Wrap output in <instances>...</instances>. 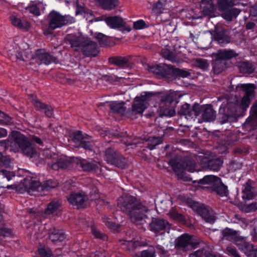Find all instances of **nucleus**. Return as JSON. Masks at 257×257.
<instances>
[{
  "label": "nucleus",
  "instance_id": "f257e3e1",
  "mask_svg": "<svg viewBox=\"0 0 257 257\" xmlns=\"http://www.w3.org/2000/svg\"><path fill=\"white\" fill-rule=\"evenodd\" d=\"M118 206L125 212L131 221L137 224H143L149 211L148 204L133 196H122L118 200Z\"/></svg>",
  "mask_w": 257,
  "mask_h": 257
},
{
  "label": "nucleus",
  "instance_id": "f03ea898",
  "mask_svg": "<svg viewBox=\"0 0 257 257\" xmlns=\"http://www.w3.org/2000/svg\"><path fill=\"white\" fill-rule=\"evenodd\" d=\"M9 143V148L15 153L21 151L26 156L32 157L36 152L28 138L19 132H12Z\"/></svg>",
  "mask_w": 257,
  "mask_h": 257
},
{
  "label": "nucleus",
  "instance_id": "7ed1b4c3",
  "mask_svg": "<svg viewBox=\"0 0 257 257\" xmlns=\"http://www.w3.org/2000/svg\"><path fill=\"white\" fill-rule=\"evenodd\" d=\"M199 163L203 166L207 162V158L204 155H200L195 157V160L187 157L183 159L178 158L172 159L170 160L169 164L176 173L179 174L184 170L190 172H194L198 170L196 169V163Z\"/></svg>",
  "mask_w": 257,
  "mask_h": 257
},
{
  "label": "nucleus",
  "instance_id": "20e7f679",
  "mask_svg": "<svg viewBox=\"0 0 257 257\" xmlns=\"http://www.w3.org/2000/svg\"><path fill=\"white\" fill-rule=\"evenodd\" d=\"M157 92H144L140 97H136L132 104L131 109L125 113L126 115L132 119L136 118L138 115H142L147 107V104L150 99L157 96Z\"/></svg>",
  "mask_w": 257,
  "mask_h": 257
},
{
  "label": "nucleus",
  "instance_id": "39448f33",
  "mask_svg": "<svg viewBox=\"0 0 257 257\" xmlns=\"http://www.w3.org/2000/svg\"><path fill=\"white\" fill-rule=\"evenodd\" d=\"M160 98L159 108L161 114L166 116H173L176 113L175 109L170 107L171 104L178 97V93L170 91L166 93H157Z\"/></svg>",
  "mask_w": 257,
  "mask_h": 257
},
{
  "label": "nucleus",
  "instance_id": "423d86ee",
  "mask_svg": "<svg viewBox=\"0 0 257 257\" xmlns=\"http://www.w3.org/2000/svg\"><path fill=\"white\" fill-rule=\"evenodd\" d=\"M6 49L9 58L13 61H27L33 57L28 47L23 49L15 43L8 44Z\"/></svg>",
  "mask_w": 257,
  "mask_h": 257
},
{
  "label": "nucleus",
  "instance_id": "0eeeda50",
  "mask_svg": "<svg viewBox=\"0 0 257 257\" xmlns=\"http://www.w3.org/2000/svg\"><path fill=\"white\" fill-rule=\"evenodd\" d=\"M74 22L75 19L72 17L63 16L57 12H52L49 16V30H53Z\"/></svg>",
  "mask_w": 257,
  "mask_h": 257
},
{
  "label": "nucleus",
  "instance_id": "6e6552de",
  "mask_svg": "<svg viewBox=\"0 0 257 257\" xmlns=\"http://www.w3.org/2000/svg\"><path fill=\"white\" fill-rule=\"evenodd\" d=\"M105 159L107 162L121 168L126 166L125 159L113 148H108L105 151Z\"/></svg>",
  "mask_w": 257,
  "mask_h": 257
},
{
  "label": "nucleus",
  "instance_id": "1a4fd4ad",
  "mask_svg": "<svg viewBox=\"0 0 257 257\" xmlns=\"http://www.w3.org/2000/svg\"><path fill=\"white\" fill-rule=\"evenodd\" d=\"M237 90H242L245 92L244 96L241 100V106L243 109L247 108L250 103L251 99L253 97L255 86L253 84H238L236 87Z\"/></svg>",
  "mask_w": 257,
  "mask_h": 257
},
{
  "label": "nucleus",
  "instance_id": "9d476101",
  "mask_svg": "<svg viewBox=\"0 0 257 257\" xmlns=\"http://www.w3.org/2000/svg\"><path fill=\"white\" fill-rule=\"evenodd\" d=\"M87 38L82 33L77 32L67 35L65 39L74 51L80 52Z\"/></svg>",
  "mask_w": 257,
  "mask_h": 257
},
{
  "label": "nucleus",
  "instance_id": "9b49d317",
  "mask_svg": "<svg viewBox=\"0 0 257 257\" xmlns=\"http://www.w3.org/2000/svg\"><path fill=\"white\" fill-rule=\"evenodd\" d=\"M214 55L215 60L214 69L215 70L218 69L219 71H221L225 67V62L222 61L230 59L235 56L233 51L230 50H219Z\"/></svg>",
  "mask_w": 257,
  "mask_h": 257
},
{
  "label": "nucleus",
  "instance_id": "f8f14e48",
  "mask_svg": "<svg viewBox=\"0 0 257 257\" xmlns=\"http://www.w3.org/2000/svg\"><path fill=\"white\" fill-rule=\"evenodd\" d=\"M211 35L213 39L221 46H224L230 42V37L227 31L222 27H215Z\"/></svg>",
  "mask_w": 257,
  "mask_h": 257
},
{
  "label": "nucleus",
  "instance_id": "ddd939ff",
  "mask_svg": "<svg viewBox=\"0 0 257 257\" xmlns=\"http://www.w3.org/2000/svg\"><path fill=\"white\" fill-rule=\"evenodd\" d=\"M69 203L77 208H84L87 205V197L82 193H73L67 197Z\"/></svg>",
  "mask_w": 257,
  "mask_h": 257
},
{
  "label": "nucleus",
  "instance_id": "4468645a",
  "mask_svg": "<svg viewBox=\"0 0 257 257\" xmlns=\"http://www.w3.org/2000/svg\"><path fill=\"white\" fill-rule=\"evenodd\" d=\"M200 105L198 104H195L191 107L189 104L185 103L182 105L178 113L181 115H184L189 119L196 117L199 115Z\"/></svg>",
  "mask_w": 257,
  "mask_h": 257
},
{
  "label": "nucleus",
  "instance_id": "2eb2a0df",
  "mask_svg": "<svg viewBox=\"0 0 257 257\" xmlns=\"http://www.w3.org/2000/svg\"><path fill=\"white\" fill-rule=\"evenodd\" d=\"M80 52H82L87 57H95L99 53L96 43L89 38L86 40Z\"/></svg>",
  "mask_w": 257,
  "mask_h": 257
},
{
  "label": "nucleus",
  "instance_id": "dca6fc26",
  "mask_svg": "<svg viewBox=\"0 0 257 257\" xmlns=\"http://www.w3.org/2000/svg\"><path fill=\"white\" fill-rule=\"evenodd\" d=\"M77 168L85 172H95L99 168V164L95 162H88L86 160L76 158L73 160Z\"/></svg>",
  "mask_w": 257,
  "mask_h": 257
},
{
  "label": "nucleus",
  "instance_id": "f3484780",
  "mask_svg": "<svg viewBox=\"0 0 257 257\" xmlns=\"http://www.w3.org/2000/svg\"><path fill=\"white\" fill-rule=\"evenodd\" d=\"M198 245L197 242H194L191 236L184 234L178 238L176 246L183 250H187L195 248Z\"/></svg>",
  "mask_w": 257,
  "mask_h": 257
},
{
  "label": "nucleus",
  "instance_id": "a211bd4d",
  "mask_svg": "<svg viewBox=\"0 0 257 257\" xmlns=\"http://www.w3.org/2000/svg\"><path fill=\"white\" fill-rule=\"evenodd\" d=\"M32 59L38 65L41 64L48 65L55 60L54 58L44 49L37 50L35 55L32 57Z\"/></svg>",
  "mask_w": 257,
  "mask_h": 257
},
{
  "label": "nucleus",
  "instance_id": "6ab92c4d",
  "mask_svg": "<svg viewBox=\"0 0 257 257\" xmlns=\"http://www.w3.org/2000/svg\"><path fill=\"white\" fill-rule=\"evenodd\" d=\"M197 212L206 222L213 223L216 220L214 212L208 206L200 205L197 209Z\"/></svg>",
  "mask_w": 257,
  "mask_h": 257
},
{
  "label": "nucleus",
  "instance_id": "aec40b11",
  "mask_svg": "<svg viewBox=\"0 0 257 257\" xmlns=\"http://www.w3.org/2000/svg\"><path fill=\"white\" fill-rule=\"evenodd\" d=\"M201 113L202 120L199 122L201 123L203 121L210 122L213 121L216 117L215 111L209 105L200 106L199 115Z\"/></svg>",
  "mask_w": 257,
  "mask_h": 257
},
{
  "label": "nucleus",
  "instance_id": "412c9836",
  "mask_svg": "<svg viewBox=\"0 0 257 257\" xmlns=\"http://www.w3.org/2000/svg\"><path fill=\"white\" fill-rule=\"evenodd\" d=\"M170 226L167 220L160 218H153L150 224L151 229L156 232L169 229Z\"/></svg>",
  "mask_w": 257,
  "mask_h": 257
},
{
  "label": "nucleus",
  "instance_id": "4be33fe9",
  "mask_svg": "<svg viewBox=\"0 0 257 257\" xmlns=\"http://www.w3.org/2000/svg\"><path fill=\"white\" fill-rule=\"evenodd\" d=\"M104 21L107 25L112 29L123 27L125 25V22L118 16L107 17Z\"/></svg>",
  "mask_w": 257,
  "mask_h": 257
},
{
  "label": "nucleus",
  "instance_id": "5701e85b",
  "mask_svg": "<svg viewBox=\"0 0 257 257\" xmlns=\"http://www.w3.org/2000/svg\"><path fill=\"white\" fill-rule=\"evenodd\" d=\"M242 199L245 200H249L253 199L256 194L254 188L252 187L250 181H247L244 185V188L242 190Z\"/></svg>",
  "mask_w": 257,
  "mask_h": 257
},
{
  "label": "nucleus",
  "instance_id": "b1692460",
  "mask_svg": "<svg viewBox=\"0 0 257 257\" xmlns=\"http://www.w3.org/2000/svg\"><path fill=\"white\" fill-rule=\"evenodd\" d=\"M220 178L214 175H207L203 179H200L199 184L200 185H207L206 188H213L219 184H220Z\"/></svg>",
  "mask_w": 257,
  "mask_h": 257
},
{
  "label": "nucleus",
  "instance_id": "393cba45",
  "mask_svg": "<svg viewBox=\"0 0 257 257\" xmlns=\"http://www.w3.org/2000/svg\"><path fill=\"white\" fill-rule=\"evenodd\" d=\"M10 20L12 24L19 29L28 31L31 27L28 21L18 18L16 16H11Z\"/></svg>",
  "mask_w": 257,
  "mask_h": 257
},
{
  "label": "nucleus",
  "instance_id": "a878e982",
  "mask_svg": "<svg viewBox=\"0 0 257 257\" xmlns=\"http://www.w3.org/2000/svg\"><path fill=\"white\" fill-rule=\"evenodd\" d=\"M225 102L227 104V106L225 105L222 104L219 109V113L225 114L227 116H233L236 114V105L233 103H227V101L225 99Z\"/></svg>",
  "mask_w": 257,
  "mask_h": 257
},
{
  "label": "nucleus",
  "instance_id": "bb28decb",
  "mask_svg": "<svg viewBox=\"0 0 257 257\" xmlns=\"http://www.w3.org/2000/svg\"><path fill=\"white\" fill-rule=\"evenodd\" d=\"M130 58V57L115 56L109 58L108 61L110 64L120 67H124L128 65Z\"/></svg>",
  "mask_w": 257,
  "mask_h": 257
},
{
  "label": "nucleus",
  "instance_id": "cd10ccee",
  "mask_svg": "<svg viewBox=\"0 0 257 257\" xmlns=\"http://www.w3.org/2000/svg\"><path fill=\"white\" fill-rule=\"evenodd\" d=\"M33 103L36 109L45 113L47 116H52L53 109L51 106L42 103L37 99H33Z\"/></svg>",
  "mask_w": 257,
  "mask_h": 257
},
{
  "label": "nucleus",
  "instance_id": "c85d7f7f",
  "mask_svg": "<svg viewBox=\"0 0 257 257\" xmlns=\"http://www.w3.org/2000/svg\"><path fill=\"white\" fill-rule=\"evenodd\" d=\"M49 238L53 242L56 243L63 241L65 238V236L62 231L53 228L49 233Z\"/></svg>",
  "mask_w": 257,
  "mask_h": 257
},
{
  "label": "nucleus",
  "instance_id": "c756f323",
  "mask_svg": "<svg viewBox=\"0 0 257 257\" xmlns=\"http://www.w3.org/2000/svg\"><path fill=\"white\" fill-rule=\"evenodd\" d=\"M33 182H40L39 181L37 180L36 179H33L31 178H26L24 179L23 181V186L24 188H26V191L29 193H30L31 191H38V189L37 188V184L33 183Z\"/></svg>",
  "mask_w": 257,
  "mask_h": 257
},
{
  "label": "nucleus",
  "instance_id": "7c9ffc66",
  "mask_svg": "<svg viewBox=\"0 0 257 257\" xmlns=\"http://www.w3.org/2000/svg\"><path fill=\"white\" fill-rule=\"evenodd\" d=\"M108 135L109 137H117L118 138H121V141L125 145L131 146L133 145H136L137 142L135 140H132V138L129 137L125 133H121L118 134L115 133L108 132Z\"/></svg>",
  "mask_w": 257,
  "mask_h": 257
},
{
  "label": "nucleus",
  "instance_id": "2f4dec72",
  "mask_svg": "<svg viewBox=\"0 0 257 257\" xmlns=\"http://www.w3.org/2000/svg\"><path fill=\"white\" fill-rule=\"evenodd\" d=\"M36 183L37 188L38 189V191H42L44 190H48L51 188H53L57 186V183L53 181L52 180H49L44 182L43 184L40 182H33V183Z\"/></svg>",
  "mask_w": 257,
  "mask_h": 257
},
{
  "label": "nucleus",
  "instance_id": "473e14b6",
  "mask_svg": "<svg viewBox=\"0 0 257 257\" xmlns=\"http://www.w3.org/2000/svg\"><path fill=\"white\" fill-rule=\"evenodd\" d=\"M222 163L220 159H212L207 162L205 167L210 170L218 171L220 169Z\"/></svg>",
  "mask_w": 257,
  "mask_h": 257
},
{
  "label": "nucleus",
  "instance_id": "72a5a7b5",
  "mask_svg": "<svg viewBox=\"0 0 257 257\" xmlns=\"http://www.w3.org/2000/svg\"><path fill=\"white\" fill-rule=\"evenodd\" d=\"M168 2L166 0H159L153 7L152 11L155 14H160L167 9Z\"/></svg>",
  "mask_w": 257,
  "mask_h": 257
},
{
  "label": "nucleus",
  "instance_id": "f704fd0d",
  "mask_svg": "<svg viewBox=\"0 0 257 257\" xmlns=\"http://www.w3.org/2000/svg\"><path fill=\"white\" fill-rule=\"evenodd\" d=\"M202 12L205 15H209L214 10L212 0H201Z\"/></svg>",
  "mask_w": 257,
  "mask_h": 257
},
{
  "label": "nucleus",
  "instance_id": "c9c22d12",
  "mask_svg": "<svg viewBox=\"0 0 257 257\" xmlns=\"http://www.w3.org/2000/svg\"><path fill=\"white\" fill-rule=\"evenodd\" d=\"M124 105V102H118L113 101L110 103L109 107L113 111L122 115L125 113V107Z\"/></svg>",
  "mask_w": 257,
  "mask_h": 257
},
{
  "label": "nucleus",
  "instance_id": "e433bc0d",
  "mask_svg": "<svg viewBox=\"0 0 257 257\" xmlns=\"http://www.w3.org/2000/svg\"><path fill=\"white\" fill-rule=\"evenodd\" d=\"M238 67L240 72L246 73H251L254 70L253 65L248 62H240Z\"/></svg>",
  "mask_w": 257,
  "mask_h": 257
},
{
  "label": "nucleus",
  "instance_id": "4c0bfd02",
  "mask_svg": "<svg viewBox=\"0 0 257 257\" xmlns=\"http://www.w3.org/2000/svg\"><path fill=\"white\" fill-rule=\"evenodd\" d=\"M172 68L173 66L171 65H168L163 64L160 65V69L158 75H160L163 77H169V74L172 72Z\"/></svg>",
  "mask_w": 257,
  "mask_h": 257
},
{
  "label": "nucleus",
  "instance_id": "58836bf2",
  "mask_svg": "<svg viewBox=\"0 0 257 257\" xmlns=\"http://www.w3.org/2000/svg\"><path fill=\"white\" fill-rule=\"evenodd\" d=\"M60 207V203L59 201H52L48 205L45 212L48 214H52L58 211Z\"/></svg>",
  "mask_w": 257,
  "mask_h": 257
},
{
  "label": "nucleus",
  "instance_id": "ea45409f",
  "mask_svg": "<svg viewBox=\"0 0 257 257\" xmlns=\"http://www.w3.org/2000/svg\"><path fill=\"white\" fill-rule=\"evenodd\" d=\"M217 194L221 196H226L227 194V187L222 184L220 179V184L215 185L212 189Z\"/></svg>",
  "mask_w": 257,
  "mask_h": 257
},
{
  "label": "nucleus",
  "instance_id": "a19ab883",
  "mask_svg": "<svg viewBox=\"0 0 257 257\" xmlns=\"http://www.w3.org/2000/svg\"><path fill=\"white\" fill-rule=\"evenodd\" d=\"M223 238L229 240L234 239L236 236V232L231 229L226 228L222 231Z\"/></svg>",
  "mask_w": 257,
  "mask_h": 257
},
{
  "label": "nucleus",
  "instance_id": "79ce46f5",
  "mask_svg": "<svg viewBox=\"0 0 257 257\" xmlns=\"http://www.w3.org/2000/svg\"><path fill=\"white\" fill-rule=\"evenodd\" d=\"M99 4L104 9L111 10L116 5V0H98Z\"/></svg>",
  "mask_w": 257,
  "mask_h": 257
},
{
  "label": "nucleus",
  "instance_id": "37998d69",
  "mask_svg": "<svg viewBox=\"0 0 257 257\" xmlns=\"http://www.w3.org/2000/svg\"><path fill=\"white\" fill-rule=\"evenodd\" d=\"M71 138L74 143H76L78 146L81 143L83 142V140L85 139L80 131L74 132L71 135Z\"/></svg>",
  "mask_w": 257,
  "mask_h": 257
},
{
  "label": "nucleus",
  "instance_id": "c03bdc74",
  "mask_svg": "<svg viewBox=\"0 0 257 257\" xmlns=\"http://www.w3.org/2000/svg\"><path fill=\"white\" fill-rule=\"evenodd\" d=\"M172 73L176 77H181L183 78L187 77L190 75V73L186 70L176 68L173 67L172 68Z\"/></svg>",
  "mask_w": 257,
  "mask_h": 257
},
{
  "label": "nucleus",
  "instance_id": "a18cd8bd",
  "mask_svg": "<svg viewBox=\"0 0 257 257\" xmlns=\"http://www.w3.org/2000/svg\"><path fill=\"white\" fill-rule=\"evenodd\" d=\"M95 38L97 40L99 45L101 47H104L109 45V42L107 37L102 33H97L95 34Z\"/></svg>",
  "mask_w": 257,
  "mask_h": 257
},
{
  "label": "nucleus",
  "instance_id": "49530a36",
  "mask_svg": "<svg viewBox=\"0 0 257 257\" xmlns=\"http://www.w3.org/2000/svg\"><path fill=\"white\" fill-rule=\"evenodd\" d=\"M75 13L76 15L84 14V17L86 18V20L89 18V16L91 17L92 16V12L84 7H79L78 6Z\"/></svg>",
  "mask_w": 257,
  "mask_h": 257
},
{
  "label": "nucleus",
  "instance_id": "de8ad7c7",
  "mask_svg": "<svg viewBox=\"0 0 257 257\" xmlns=\"http://www.w3.org/2000/svg\"><path fill=\"white\" fill-rule=\"evenodd\" d=\"M161 139L159 137L150 138L148 140V147L150 150H153L157 145L161 144Z\"/></svg>",
  "mask_w": 257,
  "mask_h": 257
},
{
  "label": "nucleus",
  "instance_id": "09e8293b",
  "mask_svg": "<svg viewBox=\"0 0 257 257\" xmlns=\"http://www.w3.org/2000/svg\"><path fill=\"white\" fill-rule=\"evenodd\" d=\"M169 216L173 219L178 220L179 221H183L184 217L181 213H179L176 209L172 208L168 213Z\"/></svg>",
  "mask_w": 257,
  "mask_h": 257
},
{
  "label": "nucleus",
  "instance_id": "8fccbe9b",
  "mask_svg": "<svg viewBox=\"0 0 257 257\" xmlns=\"http://www.w3.org/2000/svg\"><path fill=\"white\" fill-rule=\"evenodd\" d=\"M194 64L196 67L202 69H206L209 66L207 60L201 58L195 59Z\"/></svg>",
  "mask_w": 257,
  "mask_h": 257
},
{
  "label": "nucleus",
  "instance_id": "3c124183",
  "mask_svg": "<svg viewBox=\"0 0 257 257\" xmlns=\"http://www.w3.org/2000/svg\"><path fill=\"white\" fill-rule=\"evenodd\" d=\"M91 232L95 237L97 238L101 239L104 240L107 239L106 235L104 233L101 232L95 226H92Z\"/></svg>",
  "mask_w": 257,
  "mask_h": 257
},
{
  "label": "nucleus",
  "instance_id": "603ef678",
  "mask_svg": "<svg viewBox=\"0 0 257 257\" xmlns=\"http://www.w3.org/2000/svg\"><path fill=\"white\" fill-rule=\"evenodd\" d=\"M75 159H73L71 161L68 158H61L58 160L60 168L65 169L70 167L71 163H74L73 160Z\"/></svg>",
  "mask_w": 257,
  "mask_h": 257
},
{
  "label": "nucleus",
  "instance_id": "864d4df0",
  "mask_svg": "<svg viewBox=\"0 0 257 257\" xmlns=\"http://www.w3.org/2000/svg\"><path fill=\"white\" fill-rule=\"evenodd\" d=\"M6 188L8 189H13L15 190L17 192L22 193L26 191V188H24L23 186V182L21 183L18 184H14L13 185H8Z\"/></svg>",
  "mask_w": 257,
  "mask_h": 257
},
{
  "label": "nucleus",
  "instance_id": "5fc2aeb1",
  "mask_svg": "<svg viewBox=\"0 0 257 257\" xmlns=\"http://www.w3.org/2000/svg\"><path fill=\"white\" fill-rule=\"evenodd\" d=\"M257 209V203L252 202L249 204L244 205L241 207V210L245 212L254 211Z\"/></svg>",
  "mask_w": 257,
  "mask_h": 257
},
{
  "label": "nucleus",
  "instance_id": "6e6d98bb",
  "mask_svg": "<svg viewBox=\"0 0 257 257\" xmlns=\"http://www.w3.org/2000/svg\"><path fill=\"white\" fill-rule=\"evenodd\" d=\"M156 250L154 247H151L141 252V257H155Z\"/></svg>",
  "mask_w": 257,
  "mask_h": 257
},
{
  "label": "nucleus",
  "instance_id": "4d7b16f0",
  "mask_svg": "<svg viewBox=\"0 0 257 257\" xmlns=\"http://www.w3.org/2000/svg\"><path fill=\"white\" fill-rule=\"evenodd\" d=\"M0 175L6 178L8 181H10L12 179V177L15 176V173L14 172L6 169H0Z\"/></svg>",
  "mask_w": 257,
  "mask_h": 257
},
{
  "label": "nucleus",
  "instance_id": "13d9d810",
  "mask_svg": "<svg viewBox=\"0 0 257 257\" xmlns=\"http://www.w3.org/2000/svg\"><path fill=\"white\" fill-rule=\"evenodd\" d=\"M161 53H162L163 56L164 58H165L166 59L170 60L172 61H173L175 60V56L168 49H162Z\"/></svg>",
  "mask_w": 257,
  "mask_h": 257
},
{
  "label": "nucleus",
  "instance_id": "bf43d9fd",
  "mask_svg": "<svg viewBox=\"0 0 257 257\" xmlns=\"http://www.w3.org/2000/svg\"><path fill=\"white\" fill-rule=\"evenodd\" d=\"M38 251L40 257H50L52 255L51 252L43 246L40 247Z\"/></svg>",
  "mask_w": 257,
  "mask_h": 257
},
{
  "label": "nucleus",
  "instance_id": "052dcab7",
  "mask_svg": "<svg viewBox=\"0 0 257 257\" xmlns=\"http://www.w3.org/2000/svg\"><path fill=\"white\" fill-rule=\"evenodd\" d=\"M31 13L35 16H39L40 15V11L39 8L36 5H31L26 8Z\"/></svg>",
  "mask_w": 257,
  "mask_h": 257
},
{
  "label": "nucleus",
  "instance_id": "680f3d73",
  "mask_svg": "<svg viewBox=\"0 0 257 257\" xmlns=\"http://www.w3.org/2000/svg\"><path fill=\"white\" fill-rule=\"evenodd\" d=\"M11 230L5 227H0V239L3 237H7L11 235Z\"/></svg>",
  "mask_w": 257,
  "mask_h": 257
},
{
  "label": "nucleus",
  "instance_id": "e2e57ef3",
  "mask_svg": "<svg viewBox=\"0 0 257 257\" xmlns=\"http://www.w3.org/2000/svg\"><path fill=\"white\" fill-rule=\"evenodd\" d=\"M10 163V159L7 157H5L0 153V166L8 167Z\"/></svg>",
  "mask_w": 257,
  "mask_h": 257
},
{
  "label": "nucleus",
  "instance_id": "0e129e2a",
  "mask_svg": "<svg viewBox=\"0 0 257 257\" xmlns=\"http://www.w3.org/2000/svg\"><path fill=\"white\" fill-rule=\"evenodd\" d=\"M134 28L136 30H140L144 28L146 26V23L144 21L141 20L135 22L133 24Z\"/></svg>",
  "mask_w": 257,
  "mask_h": 257
},
{
  "label": "nucleus",
  "instance_id": "69168bd1",
  "mask_svg": "<svg viewBox=\"0 0 257 257\" xmlns=\"http://www.w3.org/2000/svg\"><path fill=\"white\" fill-rule=\"evenodd\" d=\"M250 113L254 120L257 123V102L254 103L251 107Z\"/></svg>",
  "mask_w": 257,
  "mask_h": 257
},
{
  "label": "nucleus",
  "instance_id": "338daca9",
  "mask_svg": "<svg viewBox=\"0 0 257 257\" xmlns=\"http://www.w3.org/2000/svg\"><path fill=\"white\" fill-rule=\"evenodd\" d=\"M226 250L228 254L232 255L233 257H240L237 250L232 246H227Z\"/></svg>",
  "mask_w": 257,
  "mask_h": 257
},
{
  "label": "nucleus",
  "instance_id": "774afa93",
  "mask_svg": "<svg viewBox=\"0 0 257 257\" xmlns=\"http://www.w3.org/2000/svg\"><path fill=\"white\" fill-rule=\"evenodd\" d=\"M204 249H198L189 254V257H203Z\"/></svg>",
  "mask_w": 257,
  "mask_h": 257
}]
</instances>
